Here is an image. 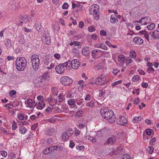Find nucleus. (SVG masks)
<instances>
[{
	"mask_svg": "<svg viewBox=\"0 0 159 159\" xmlns=\"http://www.w3.org/2000/svg\"><path fill=\"white\" fill-rule=\"evenodd\" d=\"M39 56L36 54H34L31 57V62L33 68L35 70L38 69L39 64Z\"/></svg>",
	"mask_w": 159,
	"mask_h": 159,
	"instance_id": "3",
	"label": "nucleus"
},
{
	"mask_svg": "<svg viewBox=\"0 0 159 159\" xmlns=\"http://www.w3.org/2000/svg\"><path fill=\"white\" fill-rule=\"evenodd\" d=\"M95 48H101L105 50L108 49L107 47L104 44L101 43H96L94 45Z\"/></svg>",
	"mask_w": 159,
	"mask_h": 159,
	"instance_id": "14",
	"label": "nucleus"
},
{
	"mask_svg": "<svg viewBox=\"0 0 159 159\" xmlns=\"http://www.w3.org/2000/svg\"><path fill=\"white\" fill-rule=\"evenodd\" d=\"M122 82L121 80H120L114 82L111 84V86L113 87L116 86L117 85L120 84Z\"/></svg>",
	"mask_w": 159,
	"mask_h": 159,
	"instance_id": "39",
	"label": "nucleus"
},
{
	"mask_svg": "<svg viewBox=\"0 0 159 159\" xmlns=\"http://www.w3.org/2000/svg\"><path fill=\"white\" fill-rule=\"evenodd\" d=\"M148 148L149 149L148 150V153L149 154H152L153 152L154 148L152 146H149L148 147Z\"/></svg>",
	"mask_w": 159,
	"mask_h": 159,
	"instance_id": "44",
	"label": "nucleus"
},
{
	"mask_svg": "<svg viewBox=\"0 0 159 159\" xmlns=\"http://www.w3.org/2000/svg\"><path fill=\"white\" fill-rule=\"evenodd\" d=\"M101 34L102 36H105L106 35V32L104 30H101L100 31Z\"/></svg>",
	"mask_w": 159,
	"mask_h": 159,
	"instance_id": "61",
	"label": "nucleus"
},
{
	"mask_svg": "<svg viewBox=\"0 0 159 159\" xmlns=\"http://www.w3.org/2000/svg\"><path fill=\"white\" fill-rule=\"evenodd\" d=\"M100 50L94 49L92 50L91 52V55L93 59H96V56L98 55V52H101Z\"/></svg>",
	"mask_w": 159,
	"mask_h": 159,
	"instance_id": "21",
	"label": "nucleus"
},
{
	"mask_svg": "<svg viewBox=\"0 0 159 159\" xmlns=\"http://www.w3.org/2000/svg\"><path fill=\"white\" fill-rule=\"evenodd\" d=\"M61 83L65 86H69L72 83L73 80L67 76H63L60 79Z\"/></svg>",
	"mask_w": 159,
	"mask_h": 159,
	"instance_id": "5",
	"label": "nucleus"
},
{
	"mask_svg": "<svg viewBox=\"0 0 159 159\" xmlns=\"http://www.w3.org/2000/svg\"><path fill=\"white\" fill-rule=\"evenodd\" d=\"M133 41L137 44H141L143 42V40L139 37H136L133 39Z\"/></svg>",
	"mask_w": 159,
	"mask_h": 159,
	"instance_id": "17",
	"label": "nucleus"
},
{
	"mask_svg": "<svg viewBox=\"0 0 159 159\" xmlns=\"http://www.w3.org/2000/svg\"><path fill=\"white\" fill-rule=\"evenodd\" d=\"M75 133L76 135H79L80 133V131L77 128H75Z\"/></svg>",
	"mask_w": 159,
	"mask_h": 159,
	"instance_id": "58",
	"label": "nucleus"
},
{
	"mask_svg": "<svg viewBox=\"0 0 159 159\" xmlns=\"http://www.w3.org/2000/svg\"><path fill=\"white\" fill-rule=\"evenodd\" d=\"M16 94V91L15 90H11L9 92V95L11 97H13Z\"/></svg>",
	"mask_w": 159,
	"mask_h": 159,
	"instance_id": "47",
	"label": "nucleus"
},
{
	"mask_svg": "<svg viewBox=\"0 0 159 159\" xmlns=\"http://www.w3.org/2000/svg\"><path fill=\"white\" fill-rule=\"evenodd\" d=\"M68 104L70 106H72L73 107H77L75 99H70L68 100L67 101Z\"/></svg>",
	"mask_w": 159,
	"mask_h": 159,
	"instance_id": "19",
	"label": "nucleus"
},
{
	"mask_svg": "<svg viewBox=\"0 0 159 159\" xmlns=\"http://www.w3.org/2000/svg\"><path fill=\"white\" fill-rule=\"evenodd\" d=\"M88 139L91 142L95 143L96 141V139L95 138L90 136H89L88 137Z\"/></svg>",
	"mask_w": 159,
	"mask_h": 159,
	"instance_id": "41",
	"label": "nucleus"
},
{
	"mask_svg": "<svg viewBox=\"0 0 159 159\" xmlns=\"http://www.w3.org/2000/svg\"><path fill=\"white\" fill-rule=\"evenodd\" d=\"M125 59V56L122 55H120L118 57V60L119 62L122 63L123 62Z\"/></svg>",
	"mask_w": 159,
	"mask_h": 159,
	"instance_id": "33",
	"label": "nucleus"
},
{
	"mask_svg": "<svg viewBox=\"0 0 159 159\" xmlns=\"http://www.w3.org/2000/svg\"><path fill=\"white\" fill-rule=\"evenodd\" d=\"M155 25L154 23H152L150 25H148L147 27L148 30H152L155 27Z\"/></svg>",
	"mask_w": 159,
	"mask_h": 159,
	"instance_id": "37",
	"label": "nucleus"
},
{
	"mask_svg": "<svg viewBox=\"0 0 159 159\" xmlns=\"http://www.w3.org/2000/svg\"><path fill=\"white\" fill-rule=\"evenodd\" d=\"M74 133L73 130L71 128L63 133L62 135V139L64 141H66L69 137H71Z\"/></svg>",
	"mask_w": 159,
	"mask_h": 159,
	"instance_id": "7",
	"label": "nucleus"
},
{
	"mask_svg": "<svg viewBox=\"0 0 159 159\" xmlns=\"http://www.w3.org/2000/svg\"><path fill=\"white\" fill-rule=\"evenodd\" d=\"M11 159H15L16 157V154L13 152H11Z\"/></svg>",
	"mask_w": 159,
	"mask_h": 159,
	"instance_id": "64",
	"label": "nucleus"
},
{
	"mask_svg": "<svg viewBox=\"0 0 159 159\" xmlns=\"http://www.w3.org/2000/svg\"><path fill=\"white\" fill-rule=\"evenodd\" d=\"M25 103L26 107L30 108L32 111H33L34 107L36 106L34 101L31 99L27 100L25 102Z\"/></svg>",
	"mask_w": 159,
	"mask_h": 159,
	"instance_id": "9",
	"label": "nucleus"
},
{
	"mask_svg": "<svg viewBox=\"0 0 159 159\" xmlns=\"http://www.w3.org/2000/svg\"><path fill=\"white\" fill-rule=\"evenodd\" d=\"M91 38L93 40H95L97 39V35L95 34H92L91 36Z\"/></svg>",
	"mask_w": 159,
	"mask_h": 159,
	"instance_id": "53",
	"label": "nucleus"
},
{
	"mask_svg": "<svg viewBox=\"0 0 159 159\" xmlns=\"http://www.w3.org/2000/svg\"><path fill=\"white\" fill-rule=\"evenodd\" d=\"M5 44L7 47L10 48L12 47V43L11 40L8 39H5Z\"/></svg>",
	"mask_w": 159,
	"mask_h": 159,
	"instance_id": "27",
	"label": "nucleus"
},
{
	"mask_svg": "<svg viewBox=\"0 0 159 159\" xmlns=\"http://www.w3.org/2000/svg\"><path fill=\"white\" fill-rule=\"evenodd\" d=\"M51 148L49 147L48 148L45 149L43 151V153L45 155H47L52 152Z\"/></svg>",
	"mask_w": 159,
	"mask_h": 159,
	"instance_id": "31",
	"label": "nucleus"
},
{
	"mask_svg": "<svg viewBox=\"0 0 159 159\" xmlns=\"http://www.w3.org/2000/svg\"><path fill=\"white\" fill-rule=\"evenodd\" d=\"M116 119V116L113 112L112 115L109 116L107 120L109 123H112L115 121Z\"/></svg>",
	"mask_w": 159,
	"mask_h": 159,
	"instance_id": "15",
	"label": "nucleus"
},
{
	"mask_svg": "<svg viewBox=\"0 0 159 159\" xmlns=\"http://www.w3.org/2000/svg\"><path fill=\"white\" fill-rule=\"evenodd\" d=\"M29 19V17L28 16H20V20H23L24 22H27Z\"/></svg>",
	"mask_w": 159,
	"mask_h": 159,
	"instance_id": "36",
	"label": "nucleus"
},
{
	"mask_svg": "<svg viewBox=\"0 0 159 159\" xmlns=\"http://www.w3.org/2000/svg\"><path fill=\"white\" fill-rule=\"evenodd\" d=\"M89 47L86 46L82 49V53L84 55L86 56L89 53Z\"/></svg>",
	"mask_w": 159,
	"mask_h": 159,
	"instance_id": "26",
	"label": "nucleus"
},
{
	"mask_svg": "<svg viewBox=\"0 0 159 159\" xmlns=\"http://www.w3.org/2000/svg\"><path fill=\"white\" fill-rule=\"evenodd\" d=\"M156 141V139L155 138H152L150 141V144L153 145V143Z\"/></svg>",
	"mask_w": 159,
	"mask_h": 159,
	"instance_id": "57",
	"label": "nucleus"
},
{
	"mask_svg": "<svg viewBox=\"0 0 159 159\" xmlns=\"http://www.w3.org/2000/svg\"><path fill=\"white\" fill-rule=\"evenodd\" d=\"M141 119L142 118L140 116L135 117L133 118L132 121L134 123H138L141 121Z\"/></svg>",
	"mask_w": 159,
	"mask_h": 159,
	"instance_id": "29",
	"label": "nucleus"
},
{
	"mask_svg": "<svg viewBox=\"0 0 159 159\" xmlns=\"http://www.w3.org/2000/svg\"><path fill=\"white\" fill-rule=\"evenodd\" d=\"M35 26L38 32H41V26L40 24L39 23H37L35 24Z\"/></svg>",
	"mask_w": 159,
	"mask_h": 159,
	"instance_id": "34",
	"label": "nucleus"
},
{
	"mask_svg": "<svg viewBox=\"0 0 159 159\" xmlns=\"http://www.w3.org/2000/svg\"><path fill=\"white\" fill-rule=\"evenodd\" d=\"M69 7V5L67 3L65 2L64 3L62 6V8L63 9H67Z\"/></svg>",
	"mask_w": 159,
	"mask_h": 159,
	"instance_id": "48",
	"label": "nucleus"
},
{
	"mask_svg": "<svg viewBox=\"0 0 159 159\" xmlns=\"http://www.w3.org/2000/svg\"><path fill=\"white\" fill-rule=\"evenodd\" d=\"M84 26V24L83 21H80L79 23V27L80 28H82Z\"/></svg>",
	"mask_w": 159,
	"mask_h": 159,
	"instance_id": "63",
	"label": "nucleus"
},
{
	"mask_svg": "<svg viewBox=\"0 0 159 159\" xmlns=\"http://www.w3.org/2000/svg\"><path fill=\"white\" fill-rule=\"evenodd\" d=\"M36 108L39 110H42L45 107V103L43 101H40L39 103L36 105Z\"/></svg>",
	"mask_w": 159,
	"mask_h": 159,
	"instance_id": "16",
	"label": "nucleus"
},
{
	"mask_svg": "<svg viewBox=\"0 0 159 159\" xmlns=\"http://www.w3.org/2000/svg\"><path fill=\"white\" fill-rule=\"evenodd\" d=\"M76 148L79 151H80L81 150H84V147L83 145L81 146H77L76 147Z\"/></svg>",
	"mask_w": 159,
	"mask_h": 159,
	"instance_id": "46",
	"label": "nucleus"
},
{
	"mask_svg": "<svg viewBox=\"0 0 159 159\" xmlns=\"http://www.w3.org/2000/svg\"><path fill=\"white\" fill-rule=\"evenodd\" d=\"M54 132V129L52 128L48 129L45 132V133L47 135H52Z\"/></svg>",
	"mask_w": 159,
	"mask_h": 159,
	"instance_id": "25",
	"label": "nucleus"
},
{
	"mask_svg": "<svg viewBox=\"0 0 159 159\" xmlns=\"http://www.w3.org/2000/svg\"><path fill=\"white\" fill-rule=\"evenodd\" d=\"M47 121L51 123H54L56 122V120L53 118H50L47 120Z\"/></svg>",
	"mask_w": 159,
	"mask_h": 159,
	"instance_id": "60",
	"label": "nucleus"
},
{
	"mask_svg": "<svg viewBox=\"0 0 159 159\" xmlns=\"http://www.w3.org/2000/svg\"><path fill=\"white\" fill-rule=\"evenodd\" d=\"M17 128V125L15 121L14 120L12 122V128L13 130L16 129Z\"/></svg>",
	"mask_w": 159,
	"mask_h": 159,
	"instance_id": "49",
	"label": "nucleus"
},
{
	"mask_svg": "<svg viewBox=\"0 0 159 159\" xmlns=\"http://www.w3.org/2000/svg\"><path fill=\"white\" fill-rule=\"evenodd\" d=\"M27 62V61L25 58H17L15 63L17 70L19 71L24 70L26 67Z\"/></svg>",
	"mask_w": 159,
	"mask_h": 159,
	"instance_id": "1",
	"label": "nucleus"
},
{
	"mask_svg": "<svg viewBox=\"0 0 159 159\" xmlns=\"http://www.w3.org/2000/svg\"><path fill=\"white\" fill-rule=\"evenodd\" d=\"M83 114V112L82 111H78L76 114V116L78 117L82 116Z\"/></svg>",
	"mask_w": 159,
	"mask_h": 159,
	"instance_id": "45",
	"label": "nucleus"
},
{
	"mask_svg": "<svg viewBox=\"0 0 159 159\" xmlns=\"http://www.w3.org/2000/svg\"><path fill=\"white\" fill-rule=\"evenodd\" d=\"M130 56L132 58H134L136 56L135 52L134 51H131L130 52Z\"/></svg>",
	"mask_w": 159,
	"mask_h": 159,
	"instance_id": "38",
	"label": "nucleus"
},
{
	"mask_svg": "<svg viewBox=\"0 0 159 159\" xmlns=\"http://www.w3.org/2000/svg\"><path fill=\"white\" fill-rule=\"evenodd\" d=\"M75 145L74 143L71 140L70 142L69 147L71 148H73Z\"/></svg>",
	"mask_w": 159,
	"mask_h": 159,
	"instance_id": "56",
	"label": "nucleus"
},
{
	"mask_svg": "<svg viewBox=\"0 0 159 159\" xmlns=\"http://www.w3.org/2000/svg\"><path fill=\"white\" fill-rule=\"evenodd\" d=\"M150 34L152 37L155 39L159 38V31L158 30H154L152 33H151Z\"/></svg>",
	"mask_w": 159,
	"mask_h": 159,
	"instance_id": "20",
	"label": "nucleus"
},
{
	"mask_svg": "<svg viewBox=\"0 0 159 159\" xmlns=\"http://www.w3.org/2000/svg\"><path fill=\"white\" fill-rule=\"evenodd\" d=\"M71 68L74 69H77L80 65V63L77 59H74L71 61Z\"/></svg>",
	"mask_w": 159,
	"mask_h": 159,
	"instance_id": "10",
	"label": "nucleus"
},
{
	"mask_svg": "<svg viewBox=\"0 0 159 159\" xmlns=\"http://www.w3.org/2000/svg\"><path fill=\"white\" fill-rule=\"evenodd\" d=\"M75 94L76 95V96H75V102L78 105H81L83 103L82 100L83 99L78 97V95L76 93H75Z\"/></svg>",
	"mask_w": 159,
	"mask_h": 159,
	"instance_id": "18",
	"label": "nucleus"
},
{
	"mask_svg": "<svg viewBox=\"0 0 159 159\" xmlns=\"http://www.w3.org/2000/svg\"><path fill=\"white\" fill-rule=\"evenodd\" d=\"M99 9V6L97 4H93L91 6L89 9V14L92 15L94 19L96 20H98L100 18Z\"/></svg>",
	"mask_w": 159,
	"mask_h": 159,
	"instance_id": "2",
	"label": "nucleus"
},
{
	"mask_svg": "<svg viewBox=\"0 0 159 159\" xmlns=\"http://www.w3.org/2000/svg\"><path fill=\"white\" fill-rule=\"evenodd\" d=\"M116 139L115 136H111L107 139L106 143L108 144H113L116 141Z\"/></svg>",
	"mask_w": 159,
	"mask_h": 159,
	"instance_id": "13",
	"label": "nucleus"
},
{
	"mask_svg": "<svg viewBox=\"0 0 159 159\" xmlns=\"http://www.w3.org/2000/svg\"><path fill=\"white\" fill-rule=\"evenodd\" d=\"M151 18L149 17H146L143 18V25H145L148 24L151 21Z\"/></svg>",
	"mask_w": 159,
	"mask_h": 159,
	"instance_id": "24",
	"label": "nucleus"
},
{
	"mask_svg": "<svg viewBox=\"0 0 159 159\" xmlns=\"http://www.w3.org/2000/svg\"><path fill=\"white\" fill-rule=\"evenodd\" d=\"M49 77L48 73L46 72L44 73L43 75L41 77V79L43 80H44L45 79H47Z\"/></svg>",
	"mask_w": 159,
	"mask_h": 159,
	"instance_id": "32",
	"label": "nucleus"
},
{
	"mask_svg": "<svg viewBox=\"0 0 159 159\" xmlns=\"http://www.w3.org/2000/svg\"><path fill=\"white\" fill-rule=\"evenodd\" d=\"M88 30L89 32H93L95 30V29L94 26H89L88 28Z\"/></svg>",
	"mask_w": 159,
	"mask_h": 159,
	"instance_id": "51",
	"label": "nucleus"
},
{
	"mask_svg": "<svg viewBox=\"0 0 159 159\" xmlns=\"http://www.w3.org/2000/svg\"><path fill=\"white\" fill-rule=\"evenodd\" d=\"M61 97H60L59 96L57 97L58 99L57 98L56 99L52 97L48 98L47 99V101L50 105L51 106H54L56 104H58L59 102H61L62 101V98H61Z\"/></svg>",
	"mask_w": 159,
	"mask_h": 159,
	"instance_id": "6",
	"label": "nucleus"
},
{
	"mask_svg": "<svg viewBox=\"0 0 159 159\" xmlns=\"http://www.w3.org/2000/svg\"><path fill=\"white\" fill-rule=\"evenodd\" d=\"M80 44V42L78 41H74L73 42H71L70 43V46H75V47L78 46L79 47Z\"/></svg>",
	"mask_w": 159,
	"mask_h": 159,
	"instance_id": "35",
	"label": "nucleus"
},
{
	"mask_svg": "<svg viewBox=\"0 0 159 159\" xmlns=\"http://www.w3.org/2000/svg\"><path fill=\"white\" fill-rule=\"evenodd\" d=\"M19 130V132L22 134H25L27 131L26 128L23 126H20Z\"/></svg>",
	"mask_w": 159,
	"mask_h": 159,
	"instance_id": "23",
	"label": "nucleus"
},
{
	"mask_svg": "<svg viewBox=\"0 0 159 159\" xmlns=\"http://www.w3.org/2000/svg\"><path fill=\"white\" fill-rule=\"evenodd\" d=\"M62 64L64 66V67H65L67 69H70V68L71 67V63L70 60H68L66 62Z\"/></svg>",
	"mask_w": 159,
	"mask_h": 159,
	"instance_id": "22",
	"label": "nucleus"
},
{
	"mask_svg": "<svg viewBox=\"0 0 159 159\" xmlns=\"http://www.w3.org/2000/svg\"><path fill=\"white\" fill-rule=\"evenodd\" d=\"M113 112L112 110H109L106 107H102L100 111L102 116L106 120L107 119L109 116H111Z\"/></svg>",
	"mask_w": 159,
	"mask_h": 159,
	"instance_id": "4",
	"label": "nucleus"
},
{
	"mask_svg": "<svg viewBox=\"0 0 159 159\" xmlns=\"http://www.w3.org/2000/svg\"><path fill=\"white\" fill-rule=\"evenodd\" d=\"M141 80L140 77L138 75H135L131 79L132 81L133 82H137Z\"/></svg>",
	"mask_w": 159,
	"mask_h": 159,
	"instance_id": "28",
	"label": "nucleus"
},
{
	"mask_svg": "<svg viewBox=\"0 0 159 159\" xmlns=\"http://www.w3.org/2000/svg\"><path fill=\"white\" fill-rule=\"evenodd\" d=\"M24 22L23 20H20V17L17 20L16 22V24L18 25H21L23 24V22Z\"/></svg>",
	"mask_w": 159,
	"mask_h": 159,
	"instance_id": "43",
	"label": "nucleus"
},
{
	"mask_svg": "<svg viewBox=\"0 0 159 159\" xmlns=\"http://www.w3.org/2000/svg\"><path fill=\"white\" fill-rule=\"evenodd\" d=\"M55 70L57 73L61 74L64 72L65 68L63 65L62 64H61L55 67Z\"/></svg>",
	"mask_w": 159,
	"mask_h": 159,
	"instance_id": "11",
	"label": "nucleus"
},
{
	"mask_svg": "<svg viewBox=\"0 0 159 159\" xmlns=\"http://www.w3.org/2000/svg\"><path fill=\"white\" fill-rule=\"evenodd\" d=\"M106 81V76L104 75H102L98 77L95 80V84L98 85H101L103 84Z\"/></svg>",
	"mask_w": 159,
	"mask_h": 159,
	"instance_id": "8",
	"label": "nucleus"
},
{
	"mask_svg": "<svg viewBox=\"0 0 159 159\" xmlns=\"http://www.w3.org/2000/svg\"><path fill=\"white\" fill-rule=\"evenodd\" d=\"M91 98V95L89 94H88L86 96L84 99L86 101H89L90 100Z\"/></svg>",
	"mask_w": 159,
	"mask_h": 159,
	"instance_id": "55",
	"label": "nucleus"
},
{
	"mask_svg": "<svg viewBox=\"0 0 159 159\" xmlns=\"http://www.w3.org/2000/svg\"><path fill=\"white\" fill-rule=\"evenodd\" d=\"M147 71L149 72L150 73L152 71H154V69L152 67H149L147 69Z\"/></svg>",
	"mask_w": 159,
	"mask_h": 159,
	"instance_id": "62",
	"label": "nucleus"
},
{
	"mask_svg": "<svg viewBox=\"0 0 159 159\" xmlns=\"http://www.w3.org/2000/svg\"><path fill=\"white\" fill-rule=\"evenodd\" d=\"M17 117L20 120H23L24 116L23 114L20 113L18 114Z\"/></svg>",
	"mask_w": 159,
	"mask_h": 159,
	"instance_id": "50",
	"label": "nucleus"
},
{
	"mask_svg": "<svg viewBox=\"0 0 159 159\" xmlns=\"http://www.w3.org/2000/svg\"><path fill=\"white\" fill-rule=\"evenodd\" d=\"M146 134L148 135L149 136L150 135L152 134L151 130L150 129H147L146 131Z\"/></svg>",
	"mask_w": 159,
	"mask_h": 159,
	"instance_id": "59",
	"label": "nucleus"
},
{
	"mask_svg": "<svg viewBox=\"0 0 159 159\" xmlns=\"http://www.w3.org/2000/svg\"><path fill=\"white\" fill-rule=\"evenodd\" d=\"M0 132L1 133H5L7 135L10 134L5 128L3 127L0 128Z\"/></svg>",
	"mask_w": 159,
	"mask_h": 159,
	"instance_id": "40",
	"label": "nucleus"
},
{
	"mask_svg": "<svg viewBox=\"0 0 159 159\" xmlns=\"http://www.w3.org/2000/svg\"><path fill=\"white\" fill-rule=\"evenodd\" d=\"M122 159H131L130 156L128 154L122 156Z\"/></svg>",
	"mask_w": 159,
	"mask_h": 159,
	"instance_id": "54",
	"label": "nucleus"
},
{
	"mask_svg": "<svg viewBox=\"0 0 159 159\" xmlns=\"http://www.w3.org/2000/svg\"><path fill=\"white\" fill-rule=\"evenodd\" d=\"M86 107H93L94 106V102L93 101H91L88 103L86 104Z\"/></svg>",
	"mask_w": 159,
	"mask_h": 159,
	"instance_id": "42",
	"label": "nucleus"
},
{
	"mask_svg": "<svg viewBox=\"0 0 159 159\" xmlns=\"http://www.w3.org/2000/svg\"><path fill=\"white\" fill-rule=\"evenodd\" d=\"M117 20V16L115 15L112 14L111 15L110 21L112 23L115 22Z\"/></svg>",
	"mask_w": 159,
	"mask_h": 159,
	"instance_id": "30",
	"label": "nucleus"
},
{
	"mask_svg": "<svg viewBox=\"0 0 159 159\" xmlns=\"http://www.w3.org/2000/svg\"><path fill=\"white\" fill-rule=\"evenodd\" d=\"M127 120L126 118L124 116H120L117 120V124L120 125H124L127 123Z\"/></svg>",
	"mask_w": 159,
	"mask_h": 159,
	"instance_id": "12",
	"label": "nucleus"
},
{
	"mask_svg": "<svg viewBox=\"0 0 159 159\" xmlns=\"http://www.w3.org/2000/svg\"><path fill=\"white\" fill-rule=\"evenodd\" d=\"M1 154L4 157H6L7 155V153L5 151H1L0 152Z\"/></svg>",
	"mask_w": 159,
	"mask_h": 159,
	"instance_id": "52",
	"label": "nucleus"
}]
</instances>
